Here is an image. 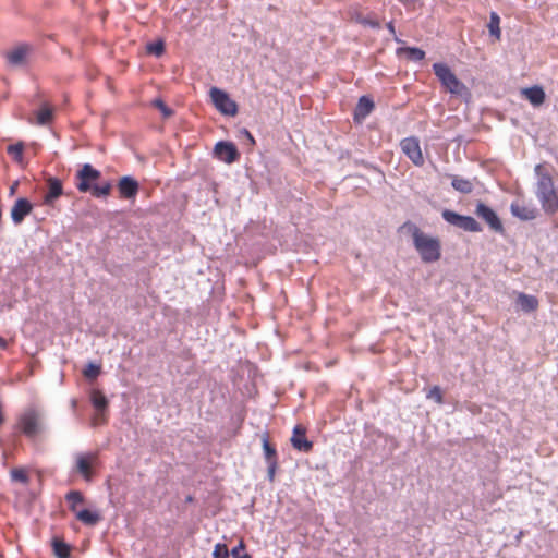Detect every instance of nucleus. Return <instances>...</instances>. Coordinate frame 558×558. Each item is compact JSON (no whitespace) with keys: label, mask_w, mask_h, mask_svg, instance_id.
<instances>
[{"label":"nucleus","mask_w":558,"mask_h":558,"mask_svg":"<svg viewBox=\"0 0 558 558\" xmlns=\"http://www.w3.org/2000/svg\"><path fill=\"white\" fill-rule=\"evenodd\" d=\"M413 243L424 263H434L440 259L441 245L437 238L429 236L418 228L413 231Z\"/></svg>","instance_id":"nucleus-1"},{"label":"nucleus","mask_w":558,"mask_h":558,"mask_svg":"<svg viewBox=\"0 0 558 558\" xmlns=\"http://www.w3.org/2000/svg\"><path fill=\"white\" fill-rule=\"evenodd\" d=\"M451 185L456 191L463 194H470L473 191V183L470 180L458 175L452 177Z\"/></svg>","instance_id":"nucleus-26"},{"label":"nucleus","mask_w":558,"mask_h":558,"mask_svg":"<svg viewBox=\"0 0 558 558\" xmlns=\"http://www.w3.org/2000/svg\"><path fill=\"white\" fill-rule=\"evenodd\" d=\"M31 48L27 45H21L7 52V60L11 65H22L25 63Z\"/></svg>","instance_id":"nucleus-17"},{"label":"nucleus","mask_w":558,"mask_h":558,"mask_svg":"<svg viewBox=\"0 0 558 558\" xmlns=\"http://www.w3.org/2000/svg\"><path fill=\"white\" fill-rule=\"evenodd\" d=\"M8 345H9L8 341L3 337L0 336V348L5 350L8 348Z\"/></svg>","instance_id":"nucleus-42"},{"label":"nucleus","mask_w":558,"mask_h":558,"mask_svg":"<svg viewBox=\"0 0 558 558\" xmlns=\"http://www.w3.org/2000/svg\"><path fill=\"white\" fill-rule=\"evenodd\" d=\"M33 210V205L27 198H17L11 208V218L15 225H20Z\"/></svg>","instance_id":"nucleus-13"},{"label":"nucleus","mask_w":558,"mask_h":558,"mask_svg":"<svg viewBox=\"0 0 558 558\" xmlns=\"http://www.w3.org/2000/svg\"><path fill=\"white\" fill-rule=\"evenodd\" d=\"M211 101L216 109L223 114L234 117L238 113V106L229 95L218 87H211L209 92Z\"/></svg>","instance_id":"nucleus-6"},{"label":"nucleus","mask_w":558,"mask_h":558,"mask_svg":"<svg viewBox=\"0 0 558 558\" xmlns=\"http://www.w3.org/2000/svg\"><path fill=\"white\" fill-rule=\"evenodd\" d=\"M475 215L485 221L489 229L496 233H504L505 228L498 215L495 213L493 208L487 206L486 204L478 202L475 208Z\"/></svg>","instance_id":"nucleus-7"},{"label":"nucleus","mask_w":558,"mask_h":558,"mask_svg":"<svg viewBox=\"0 0 558 558\" xmlns=\"http://www.w3.org/2000/svg\"><path fill=\"white\" fill-rule=\"evenodd\" d=\"M97 461L98 454L95 452L77 453L75 456V471L88 482L93 477V468Z\"/></svg>","instance_id":"nucleus-8"},{"label":"nucleus","mask_w":558,"mask_h":558,"mask_svg":"<svg viewBox=\"0 0 558 558\" xmlns=\"http://www.w3.org/2000/svg\"><path fill=\"white\" fill-rule=\"evenodd\" d=\"M537 197L542 208L547 214H554L558 209V194L556 193L553 181L549 177H544L537 185Z\"/></svg>","instance_id":"nucleus-4"},{"label":"nucleus","mask_w":558,"mask_h":558,"mask_svg":"<svg viewBox=\"0 0 558 558\" xmlns=\"http://www.w3.org/2000/svg\"><path fill=\"white\" fill-rule=\"evenodd\" d=\"M107 423V414L106 411H96L92 418L93 426H99Z\"/></svg>","instance_id":"nucleus-37"},{"label":"nucleus","mask_w":558,"mask_h":558,"mask_svg":"<svg viewBox=\"0 0 558 558\" xmlns=\"http://www.w3.org/2000/svg\"><path fill=\"white\" fill-rule=\"evenodd\" d=\"M262 442H263V450H264V456H265V460L267 463H271V462H278V456H277V450L276 448L269 442V438H268V435L265 434L262 438Z\"/></svg>","instance_id":"nucleus-27"},{"label":"nucleus","mask_w":558,"mask_h":558,"mask_svg":"<svg viewBox=\"0 0 558 558\" xmlns=\"http://www.w3.org/2000/svg\"><path fill=\"white\" fill-rule=\"evenodd\" d=\"M112 190V185L110 182H105L100 185H93L92 189L89 190L93 194V196L95 197H106L110 194Z\"/></svg>","instance_id":"nucleus-31"},{"label":"nucleus","mask_w":558,"mask_h":558,"mask_svg":"<svg viewBox=\"0 0 558 558\" xmlns=\"http://www.w3.org/2000/svg\"><path fill=\"white\" fill-rule=\"evenodd\" d=\"M214 155L220 161L232 163L240 158L236 146L231 142H218L214 147Z\"/></svg>","instance_id":"nucleus-10"},{"label":"nucleus","mask_w":558,"mask_h":558,"mask_svg":"<svg viewBox=\"0 0 558 558\" xmlns=\"http://www.w3.org/2000/svg\"><path fill=\"white\" fill-rule=\"evenodd\" d=\"M16 427L27 438L36 439L44 432L43 414L37 409H26L19 416Z\"/></svg>","instance_id":"nucleus-2"},{"label":"nucleus","mask_w":558,"mask_h":558,"mask_svg":"<svg viewBox=\"0 0 558 558\" xmlns=\"http://www.w3.org/2000/svg\"><path fill=\"white\" fill-rule=\"evenodd\" d=\"M373 109L374 101L366 96H362L354 110V120L357 122L363 121L373 111Z\"/></svg>","instance_id":"nucleus-18"},{"label":"nucleus","mask_w":558,"mask_h":558,"mask_svg":"<svg viewBox=\"0 0 558 558\" xmlns=\"http://www.w3.org/2000/svg\"><path fill=\"white\" fill-rule=\"evenodd\" d=\"M53 119V108L49 105H43L36 112V122L39 125L49 124Z\"/></svg>","instance_id":"nucleus-24"},{"label":"nucleus","mask_w":558,"mask_h":558,"mask_svg":"<svg viewBox=\"0 0 558 558\" xmlns=\"http://www.w3.org/2000/svg\"><path fill=\"white\" fill-rule=\"evenodd\" d=\"M441 216L445 219V221H447L448 223H450L457 228H460L464 231H468V232H481L482 231V227H481L480 222H477L471 216H463V215H460L450 209H445L441 213Z\"/></svg>","instance_id":"nucleus-5"},{"label":"nucleus","mask_w":558,"mask_h":558,"mask_svg":"<svg viewBox=\"0 0 558 558\" xmlns=\"http://www.w3.org/2000/svg\"><path fill=\"white\" fill-rule=\"evenodd\" d=\"M488 29L492 36H494L497 40L500 39L501 29H500V17L496 12H490Z\"/></svg>","instance_id":"nucleus-29"},{"label":"nucleus","mask_w":558,"mask_h":558,"mask_svg":"<svg viewBox=\"0 0 558 558\" xmlns=\"http://www.w3.org/2000/svg\"><path fill=\"white\" fill-rule=\"evenodd\" d=\"M10 476L13 482L22 483L24 485H27L29 482L28 472L23 468L12 469Z\"/></svg>","instance_id":"nucleus-30"},{"label":"nucleus","mask_w":558,"mask_h":558,"mask_svg":"<svg viewBox=\"0 0 558 558\" xmlns=\"http://www.w3.org/2000/svg\"><path fill=\"white\" fill-rule=\"evenodd\" d=\"M118 190L120 193V197L126 199H133L136 197L140 185L138 182L132 177L125 175L122 177L118 182Z\"/></svg>","instance_id":"nucleus-14"},{"label":"nucleus","mask_w":558,"mask_h":558,"mask_svg":"<svg viewBox=\"0 0 558 558\" xmlns=\"http://www.w3.org/2000/svg\"><path fill=\"white\" fill-rule=\"evenodd\" d=\"M538 300L534 295L523 292L518 293L517 305L525 313L534 312L538 308Z\"/></svg>","instance_id":"nucleus-20"},{"label":"nucleus","mask_w":558,"mask_h":558,"mask_svg":"<svg viewBox=\"0 0 558 558\" xmlns=\"http://www.w3.org/2000/svg\"><path fill=\"white\" fill-rule=\"evenodd\" d=\"M53 554L58 558H69L71 554V547L60 538L52 539Z\"/></svg>","instance_id":"nucleus-28"},{"label":"nucleus","mask_w":558,"mask_h":558,"mask_svg":"<svg viewBox=\"0 0 558 558\" xmlns=\"http://www.w3.org/2000/svg\"><path fill=\"white\" fill-rule=\"evenodd\" d=\"M291 445L294 449L303 452H310L313 449V442L306 438V428L299 424L293 428Z\"/></svg>","instance_id":"nucleus-12"},{"label":"nucleus","mask_w":558,"mask_h":558,"mask_svg":"<svg viewBox=\"0 0 558 558\" xmlns=\"http://www.w3.org/2000/svg\"><path fill=\"white\" fill-rule=\"evenodd\" d=\"M397 56H407L411 61H422L425 58V51L416 47H401L396 51Z\"/></svg>","instance_id":"nucleus-23"},{"label":"nucleus","mask_w":558,"mask_h":558,"mask_svg":"<svg viewBox=\"0 0 558 558\" xmlns=\"http://www.w3.org/2000/svg\"><path fill=\"white\" fill-rule=\"evenodd\" d=\"M65 500L69 504V509L76 514L81 510L80 506L85 504V497L80 490H70L65 495Z\"/></svg>","instance_id":"nucleus-21"},{"label":"nucleus","mask_w":558,"mask_h":558,"mask_svg":"<svg viewBox=\"0 0 558 558\" xmlns=\"http://www.w3.org/2000/svg\"><path fill=\"white\" fill-rule=\"evenodd\" d=\"M48 191L44 196V204L51 205L57 198L63 194L62 182L57 178L47 180Z\"/></svg>","instance_id":"nucleus-16"},{"label":"nucleus","mask_w":558,"mask_h":558,"mask_svg":"<svg viewBox=\"0 0 558 558\" xmlns=\"http://www.w3.org/2000/svg\"><path fill=\"white\" fill-rule=\"evenodd\" d=\"M214 558H229L230 553L225 544H216L213 553Z\"/></svg>","instance_id":"nucleus-36"},{"label":"nucleus","mask_w":558,"mask_h":558,"mask_svg":"<svg viewBox=\"0 0 558 558\" xmlns=\"http://www.w3.org/2000/svg\"><path fill=\"white\" fill-rule=\"evenodd\" d=\"M433 71L441 85L453 95L468 93L466 86L456 76L451 69L445 63H434Z\"/></svg>","instance_id":"nucleus-3"},{"label":"nucleus","mask_w":558,"mask_h":558,"mask_svg":"<svg viewBox=\"0 0 558 558\" xmlns=\"http://www.w3.org/2000/svg\"><path fill=\"white\" fill-rule=\"evenodd\" d=\"M146 49L148 53L160 57L165 52V44L161 40L149 43Z\"/></svg>","instance_id":"nucleus-33"},{"label":"nucleus","mask_w":558,"mask_h":558,"mask_svg":"<svg viewBox=\"0 0 558 558\" xmlns=\"http://www.w3.org/2000/svg\"><path fill=\"white\" fill-rule=\"evenodd\" d=\"M387 28L390 32V34L396 35V28L392 22L387 23Z\"/></svg>","instance_id":"nucleus-43"},{"label":"nucleus","mask_w":558,"mask_h":558,"mask_svg":"<svg viewBox=\"0 0 558 558\" xmlns=\"http://www.w3.org/2000/svg\"><path fill=\"white\" fill-rule=\"evenodd\" d=\"M363 24L364 25H368V26H371L373 28H378L379 27V22L374 21V20H364Z\"/></svg>","instance_id":"nucleus-40"},{"label":"nucleus","mask_w":558,"mask_h":558,"mask_svg":"<svg viewBox=\"0 0 558 558\" xmlns=\"http://www.w3.org/2000/svg\"><path fill=\"white\" fill-rule=\"evenodd\" d=\"M402 151L413 161L416 166L424 163L420 142L416 137L403 138L400 143Z\"/></svg>","instance_id":"nucleus-11"},{"label":"nucleus","mask_w":558,"mask_h":558,"mask_svg":"<svg viewBox=\"0 0 558 558\" xmlns=\"http://www.w3.org/2000/svg\"><path fill=\"white\" fill-rule=\"evenodd\" d=\"M267 464H268V470H267L268 478L270 482H274L278 462H271V463H267Z\"/></svg>","instance_id":"nucleus-39"},{"label":"nucleus","mask_w":558,"mask_h":558,"mask_svg":"<svg viewBox=\"0 0 558 558\" xmlns=\"http://www.w3.org/2000/svg\"><path fill=\"white\" fill-rule=\"evenodd\" d=\"M510 209L512 215L521 220H533L538 213L536 207L519 202L512 203Z\"/></svg>","instance_id":"nucleus-15"},{"label":"nucleus","mask_w":558,"mask_h":558,"mask_svg":"<svg viewBox=\"0 0 558 558\" xmlns=\"http://www.w3.org/2000/svg\"><path fill=\"white\" fill-rule=\"evenodd\" d=\"M426 398L433 399L437 404L444 403V396L439 386L432 387L427 392Z\"/></svg>","instance_id":"nucleus-35"},{"label":"nucleus","mask_w":558,"mask_h":558,"mask_svg":"<svg viewBox=\"0 0 558 558\" xmlns=\"http://www.w3.org/2000/svg\"><path fill=\"white\" fill-rule=\"evenodd\" d=\"M100 374V366L94 363H88L83 371V375L88 379H95Z\"/></svg>","instance_id":"nucleus-34"},{"label":"nucleus","mask_w":558,"mask_h":558,"mask_svg":"<svg viewBox=\"0 0 558 558\" xmlns=\"http://www.w3.org/2000/svg\"><path fill=\"white\" fill-rule=\"evenodd\" d=\"M522 95L534 106L538 107L544 104L546 95L541 86H532L524 88Z\"/></svg>","instance_id":"nucleus-19"},{"label":"nucleus","mask_w":558,"mask_h":558,"mask_svg":"<svg viewBox=\"0 0 558 558\" xmlns=\"http://www.w3.org/2000/svg\"><path fill=\"white\" fill-rule=\"evenodd\" d=\"M90 402L96 411H107L108 399L100 390H98V389L92 390Z\"/></svg>","instance_id":"nucleus-25"},{"label":"nucleus","mask_w":558,"mask_h":558,"mask_svg":"<svg viewBox=\"0 0 558 558\" xmlns=\"http://www.w3.org/2000/svg\"><path fill=\"white\" fill-rule=\"evenodd\" d=\"M156 106L158 108H160L166 116L170 114V111L168 110V108L165 106V104L162 101H160V100L156 101Z\"/></svg>","instance_id":"nucleus-41"},{"label":"nucleus","mask_w":558,"mask_h":558,"mask_svg":"<svg viewBox=\"0 0 558 558\" xmlns=\"http://www.w3.org/2000/svg\"><path fill=\"white\" fill-rule=\"evenodd\" d=\"M7 151L16 162H22L24 151V145L22 143L9 145Z\"/></svg>","instance_id":"nucleus-32"},{"label":"nucleus","mask_w":558,"mask_h":558,"mask_svg":"<svg viewBox=\"0 0 558 558\" xmlns=\"http://www.w3.org/2000/svg\"><path fill=\"white\" fill-rule=\"evenodd\" d=\"M76 178L78 180V182L76 183L77 190L80 192L86 193L92 189V182L100 178V172L97 169L93 168L92 165L85 163L76 173Z\"/></svg>","instance_id":"nucleus-9"},{"label":"nucleus","mask_w":558,"mask_h":558,"mask_svg":"<svg viewBox=\"0 0 558 558\" xmlns=\"http://www.w3.org/2000/svg\"><path fill=\"white\" fill-rule=\"evenodd\" d=\"M245 546L243 541L240 542V544L234 547L231 551V555L233 558H252L247 553H244Z\"/></svg>","instance_id":"nucleus-38"},{"label":"nucleus","mask_w":558,"mask_h":558,"mask_svg":"<svg viewBox=\"0 0 558 558\" xmlns=\"http://www.w3.org/2000/svg\"><path fill=\"white\" fill-rule=\"evenodd\" d=\"M75 518L80 522H82L83 524L88 525V526H94L101 520V517L98 512L90 511L88 509H81L75 514Z\"/></svg>","instance_id":"nucleus-22"},{"label":"nucleus","mask_w":558,"mask_h":558,"mask_svg":"<svg viewBox=\"0 0 558 558\" xmlns=\"http://www.w3.org/2000/svg\"><path fill=\"white\" fill-rule=\"evenodd\" d=\"M400 2L404 3L407 0H399Z\"/></svg>","instance_id":"nucleus-44"}]
</instances>
